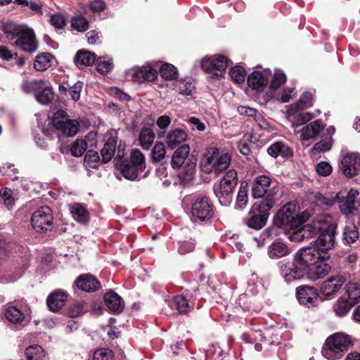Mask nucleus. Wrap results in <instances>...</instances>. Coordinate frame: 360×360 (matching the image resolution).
<instances>
[{
    "instance_id": "1",
    "label": "nucleus",
    "mask_w": 360,
    "mask_h": 360,
    "mask_svg": "<svg viewBox=\"0 0 360 360\" xmlns=\"http://www.w3.org/2000/svg\"><path fill=\"white\" fill-rule=\"evenodd\" d=\"M336 227L335 224H329L327 217L321 215L314 219L311 223L306 224L300 230L291 234L288 238L290 240L299 242L304 238L307 233L308 235L306 237H309L323 231L312 245L317 248V250L328 260L330 257L329 251L335 247L336 243Z\"/></svg>"
},
{
    "instance_id": "2",
    "label": "nucleus",
    "mask_w": 360,
    "mask_h": 360,
    "mask_svg": "<svg viewBox=\"0 0 360 360\" xmlns=\"http://www.w3.org/2000/svg\"><path fill=\"white\" fill-rule=\"evenodd\" d=\"M6 37L13 45L22 51L34 53L38 49V42L34 31L25 25L10 21L3 24L1 28Z\"/></svg>"
},
{
    "instance_id": "3",
    "label": "nucleus",
    "mask_w": 360,
    "mask_h": 360,
    "mask_svg": "<svg viewBox=\"0 0 360 360\" xmlns=\"http://www.w3.org/2000/svg\"><path fill=\"white\" fill-rule=\"evenodd\" d=\"M309 217L310 214L308 211H304L298 214L297 205L294 203H287L276 213L274 217V224L278 227L288 226L290 229L295 230L292 233L293 234L302 229L299 228Z\"/></svg>"
},
{
    "instance_id": "4",
    "label": "nucleus",
    "mask_w": 360,
    "mask_h": 360,
    "mask_svg": "<svg viewBox=\"0 0 360 360\" xmlns=\"http://www.w3.org/2000/svg\"><path fill=\"white\" fill-rule=\"evenodd\" d=\"M231 161V157L228 153L220 155L217 148L212 147L207 149L200 160V167L205 174H218L228 168Z\"/></svg>"
},
{
    "instance_id": "5",
    "label": "nucleus",
    "mask_w": 360,
    "mask_h": 360,
    "mask_svg": "<svg viewBox=\"0 0 360 360\" xmlns=\"http://www.w3.org/2000/svg\"><path fill=\"white\" fill-rule=\"evenodd\" d=\"M352 345V340L349 335L337 333L326 339L322 354L328 359H340Z\"/></svg>"
},
{
    "instance_id": "6",
    "label": "nucleus",
    "mask_w": 360,
    "mask_h": 360,
    "mask_svg": "<svg viewBox=\"0 0 360 360\" xmlns=\"http://www.w3.org/2000/svg\"><path fill=\"white\" fill-rule=\"evenodd\" d=\"M237 184L238 173L235 169L229 170L219 182L214 184L213 191L221 205L231 204Z\"/></svg>"
},
{
    "instance_id": "7",
    "label": "nucleus",
    "mask_w": 360,
    "mask_h": 360,
    "mask_svg": "<svg viewBox=\"0 0 360 360\" xmlns=\"http://www.w3.org/2000/svg\"><path fill=\"white\" fill-rule=\"evenodd\" d=\"M274 205L273 196L268 194L266 199L259 204H255L251 209L253 214L247 221V225L254 229H261L264 227L269 218V211Z\"/></svg>"
},
{
    "instance_id": "8",
    "label": "nucleus",
    "mask_w": 360,
    "mask_h": 360,
    "mask_svg": "<svg viewBox=\"0 0 360 360\" xmlns=\"http://www.w3.org/2000/svg\"><path fill=\"white\" fill-rule=\"evenodd\" d=\"M230 63V60L226 56L217 54L204 57L201 60V68L210 73L212 79H219L224 77Z\"/></svg>"
},
{
    "instance_id": "9",
    "label": "nucleus",
    "mask_w": 360,
    "mask_h": 360,
    "mask_svg": "<svg viewBox=\"0 0 360 360\" xmlns=\"http://www.w3.org/2000/svg\"><path fill=\"white\" fill-rule=\"evenodd\" d=\"M214 215V206L206 196L197 197L192 203L191 219L194 222L210 221Z\"/></svg>"
},
{
    "instance_id": "10",
    "label": "nucleus",
    "mask_w": 360,
    "mask_h": 360,
    "mask_svg": "<svg viewBox=\"0 0 360 360\" xmlns=\"http://www.w3.org/2000/svg\"><path fill=\"white\" fill-rule=\"evenodd\" d=\"M23 89L26 92H36L37 101L43 104H49L53 98L52 88L44 79H35L25 82L23 84Z\"/></svg>"
},
{
    "instance_id": "11",
    "label": "nucleus",
    "mask_w": 360,
    "mask_h": 360,
    "mask_svg": "<svg viewBox=\"0 0 360 360\" xmlns=\"http://www.w3.org/2000/svg\"><path fill=\"white\" fill-rule=\"evenodd\" d=\"M53 126L67 136H75L79 128V123L76 120H72L64 110H58L53 115Z\"/></svg>"
},
{
    "instance_id": "12",
    "label": "nucleus",
    "mask_w": 360,
    "mask_h": 360,
    "mask_svg": "<svg viewBox=\"0 0 360 360\" xmlns=\"http://www.w3.org/2000/svg\"><path fill=\"white\" fill-rule=\"evenodd\" d=\"M294 257L295 261L300 264L306 272L310 269V266L319 262L326 261V257L312 245L300 249Z\"/></svg>"
},
{
    "instance_id": "13",
    "label": "nucleus",
    "mask_w": 360,
    "mask_h": 360,
    "mask_svg": "<svg viewBox=\"0 0 360 360\" xmlns=\"http://www.w3.org/2000/svg\"><path fill=\"white\" fill-rule=\"evenodd\" d=\"M31 222L33 228L38 232L51 230L53 215L50 207L47 206L39 207L33 213Z\"/></svg>"
},
{
    "instance_id": "14",
    "label": "nucleus",
    "mask_w": 360,
    "mask_h": 360,
    "mask_svg": "<svg viewBox=\"0 0 360 360\" xmlns=\"http://www.w3.org/2000/svg\"><path fill=\"white\" fill-rule=\"evenodd\" d=\"M280 271L282 278L287 283L299 280L303 278L307 273L300 264L295 261V257L292 262H281Z\"/></svg>"
},
{
    "instance_id": "15",
    "label": "nucleus",
    "mask_w": 360,
    "mask_h": 360,
    "mask_svg": "<svg viewBox=\"0 0 360 360\" xmlns=\"http://www.w3.org/2000/svg\"><path fill=\"white\" fill-rule=\"evenodd\" d=\"M271 77V72L269 69L255 70L248 77V84L252 89L262 92L266 88Z\"/></svg>"
},
{
    "instance_id": "16",
    "label": "nucleus",
    "mask_w": 360,
    "mask_h": 360,
    "mask_svg": "<svg viewBox=\"0 0 360 360\" xmlns=\"http://www.w3.org/2000/svg\"><path fill=\"white\" fill-rule=\"evenodd\" d=\"M341 169L346 176L356 175L360 170V154L350 153L345 155L341 160Z\"/></svg>"
},
{
    "instance_id": "17",
    "label": "nucleus",
    "mask_w": 360,
    "mask_h": 360,
    "mask_svg": "<svg viewBox=\"0 0 360 360\" xmlns=\"http://www.w3.org/2000/svg\"><path fill=\"white\" fill-rule=\"evenodd\" d=\"M323 128L324 125L320 120L314 121L303 127L299 131L302 143L308 146L310 141L316 139Z\"/></svg>"
},
{
    "instance_id": "18",
    "label": "nucleus",
    "mask_w": 360,
    "mask_h": 360,
    "mask_svg": "<svg viewBox=\"0 0 360 360\" xmlns=\"http://www.w3.org/2000/svg\"><path fill=\"white\" fill-rule=\"evenodd\" d=\"M128 75L134 82L153 81L158 76V71L150 65L138 67L129 70Z\"/></svg>"
},
{
    "instance_id": "19",
    "label": "nucleus",
    "mask_w": 360,
    "mask_h": 360,
    "mask_svg": "<svg viewBox=\"0 0 360 360\" xmlns=\"http://www.w3.org/2000/svg\"><path fill=\"white\" fill-rule=\"evenodd\" d=\"M345 281V278L342 275L330 277L323 282L321 292L325 296L333 295L340 290Z\"/></svg>"
},
{
    "instance_id": "20",
    "label": "nucleus",
    "mask_w": 360,
    "mask_h": 360,
    "mask_svg": "<svg viewBox=\"0 0 360 360\" xmlns=\"http://www.w3.org/2000/svg\"><path fill=\"white\" fill-rule=\"evenodd\" d=\"M296 295L299 302L308 307L314 306L318 298L317 290L314 287H298L296 290Z\"/></svg>"
},
{
    "instance_id": "21",
    "label": "nucleus",
    "mask_w": 360,
    "mask_h": 360,
    "mask_svg": "<svg viewBox=\"0 0 360 360\" xmlns=\"http://www.w3.org/2000/svg\"><path fill=\"white\" fill-rule=\"evenodd\" d=\"M359 191L352 188L347 194V196L342 192L337 193L336 198L340 202V208L345 214H352L354 209V202L356 196L359 195Z\"/></svg>"
},
{
    "instance_id": "22",
    "label": "nucleus",
    "mask_w": 360,
    "mask_h": 360,
    "mask_svg": "<svg viewBox=\"0 0 360 360\" xmlns=\"http://www.w3.org/2000/svg\"><path fill=\"white\" fill-rule=\"evenodd\" d=\"M271 179L266 175L257 176L252 185V194L255 198H262L268 191Z\"/></svg>"
},
{
    "instance_id": "23",
    "label": "nucleus",
    "mask_w": 360,
    "mask_h": 360,
    "mask_svg": "<svg viewBox=\"0 0 360 360\" xmlns=\"http://www.w3.org/2000/svg\"><path fill=\"white\" fill-rule=\"evenodd\" d=\"M288 119L292 122L294 129L306 124L314 117V115L311 112L300 111L297 106H292L288 110Z\"/></svg>"
},
{
    "instance_id": "24",
    "label": "nucleus",
    "mask_w": 360,
    "mask_h": 360,
    "mask_svg": "<svg viewBox=\"0 0 360 360\" xmlns=\"http://www.w3.org/2000/svg\"><path fill=\"white\" fill-rule=\"evenodd\" d=\"M77 287L86 292H94L100 288V282L91 274L80 275L75 281Z\"/></svg>"
},
{
    "instance_id": "25",
    "label": "nucleus",
    "mask_w": 360,
    "mask_h": 360,
    "mask_svg": "<svg viewBox=\"0 0 360 360\" xmlns=\"http://www.w3.org/2000/svg\"><path fill=\"white\" fill-rule=\"evenodd\" d=\"M104 302L107 307L112 312L120 313L124 308L122 297L112 290H109L105 293Z\"/></svg>"
},
{
    "instance_id": "26",
    "label": "nucleus",
    "mask_w": 360,
    "mask_h": 360,
    "mask_svg": "<svg viewBox=\"0 0 360 360\" xmlns=\"http://www.w3.org/2000/svg\"><path fill=\"white\" fill-rule=\"evenodd\" d=\"M324 262H319L314 264L312 268L307 271V278L313 281H317L326 276L330 271V266Z\"/></svg>"
},
{
    "instance_id": "27",
    "label": "nucleus",
    "mask_w": 360,
    "mask_h": 360,
    "mask_svg": "<svg viewBox=\"0 0 360 360\" xmlns=\"http://www.w3.org/2000/svg\"><path fill=\"white\" fill-rule=\"evenodd\" d=\"M290 253V249L283 242L276 240L268 248V256L273 259H280L288 256Z\"/></svg>"
},
{
    "instance_id": "28",
    "label": "nucleus",
    "mask_w": 360,
    "mask_h": 360,
    "mask_svg": "<svg viewBox=\"0 0 360 360\" xmlns=\"http://www.w3.org/2000/svg\"><path fill=\"white\" fill-rule=\"evenodd\" d=\"M174 90L183 96L192 98L195 93V85L191 79H179L173 83Z\"/></svg>"
},
{
    "instance_id": "29",
    "label": "nucleus",
    "mask_w": 360,
    "mask_h": 360,
    "mask_svg": "<svg viewBox=\"0 0 360 360\" xmlns=\"http://www.w3.org/2000/svg\"><path fill=\"white\" fill-rule=\"evenodd\" d=\"M286 82V75L281 70H276L273 75L270 85L266 91L268 98H274L276 96V90Z\"/></svg>"
},
{
    "instance_id": "30",
    "label": "nucleus",
    "mask_w": 360,
    "mask_h": 360,
    "mask_svg": "<svg viewBox=\"0 0 360 360\" xmlns=\"http://www.w3.org/2000/svg\"><path fill=\"white\" fill-rule=\"evenodd\" d=\"M187 139L186 133L179 129L171 130L166 136V143L169 148H174L184 143Z\"/></svg>"
},
{
    "instance_id": "31",
    "label": "nucleus",
    "mask_w": 360,
    "mask_h": 360,
    "mask_svg": "<svg viewBox=\"0 0 360 360\" xmlns=\"http://www.w3.org/2000/svg\"><path fill=\"white\" fill-rule=\"evenodd\" d=\"M67 300V295L61 291H55L47 298V305L51 311H58L61 309Z\"/></svg>"
},
{
    "instance_id": "32",
    "label": "nucleus",
    "mask_w": 360,
    "mask_h": 360,
    "mask_svg": "<svg viewBox=\"0 0 360 360\" xmlns=\"http://www.w3.org/2000/svg\"><path fill=\"white\" fill-rule=\"evenodd\" d=\"M96 60V55L85 49L78 51L75 56L74 61L79 68L93 64Z\"/></svg>"
},
{
    "instance_id": "33",
    "label": "nucleus",
    "mask_w": 360,
    "mask_h": 360,
    "mask_svg": "<svg viewBox=\"0 0 360 360\" xmlns=\"http://www.w3.org/2000/svg\"><path fill=\"white\" fill-rule=\"evenodd\" d=\"M267 151L268 153L274 158H277L279 155L285 158H289L292 155V150L291 148L281 141H277L271 144L268 148Z\"/></svg>"
},
{
    "instance_id": "34",
    "label": "nucleus",
    "mask_w": 360,
    "mask_h": 360,
    "mask_svg": "<svg viewBox=\"0 0 360 360\" xmlns=\"http://www.w3.org/2000/svg\"><path fill=\"white\" fill-rule=\"evenodd\" d=\"M155 134L150 127H143L140 131L138 141L139 146L144 150H148L152 146Z\"/></svg>"
},
{
    "instance_id": "35",
    "label": "nucleus",
    "mask_w": 360,
    "mask_h": 360,
    "mask_svg": "<svg viewBox=\"0 0 360 360\" xmlns=\"http://www.w3.org/2000/svg\"><path fill=\"white\" fill-rule=\"evenodd\" d=\"M190 153V147L188 144H182L174 152L172 158V165L174 168L180 167L184 162Z\"/></svg>"
},
{
    "instance_id": "36",
    "label": "nucleus",
    "mask_w": 360,
    "mask_h": 360,
    "mask_svg": "<svg viewBox=\"0 0 360 360\" xmlns=\"http://www.w3.org/2000/svg\"><path fill=\"white\" fill-rule=\"evenodd\" d=\"M345 290L348 300L356 304L360 298V283L351 280L346 284Z\"/></svg>"
},
{
    "instance_id": "37",
    "label": "nucleus",
    "mask_w": 360,
    "mask_h": 360,
    "mask_svg": "<svg viewBox=\"0 0 360 360\" xmlns=\"http://www.w3.org/2000/svg\"><path fill=\"white\" fill-rule=\"evenodd\" d=\"M70 212L73 218L80 223H86L89 219L88 211L79 203H74L70 206Z\"/></svg>"
},
{
    "instance_id": "38",
    "label": "nucleus",
    "mask_w": 360,
    "mask_h": 360,
    "mask_svg": "<svg viewBox=\"0 0 360 360\" xmlns=\"http://www.w3.org/2000/svg\"><path fill=\"white\" fill-rule=\"evenodd\" d=\"M116 148V140L113 137L109 138L103 148L101 151L103 162L107 163L110 162L112 158L114 156Z\"/></svg>"
},
{
    "instance_id": "39",
    "label": "nucleus",
    "mask_w": 360,
    "mask_h": 360,
    "mask_svg": "<svg viewBox=\"0 0 360 360\" xmlns=\"http://www.w3.org/2000/svg\"><path fill=\"white\" fill-rule=\"evenodd\" d=\"M53 56L49 53L37 55L34 62V68L37 71H44L51 65Z\"/></svg>"
},
{
    "instance_id": "40",
    "label": "nucleus",
    "mask_w": 360,
    "mask_h": 360,
    "mask_svg": "<svg viewBox=\"0 0 360 360\" xmlns=\"http://www.w3.org/2000/svg\"><path fill=\"white\" fill-rule=\"evenodd\" d=\"M6 319L12 323H20L25 319L24 314L18 308L13 306L8 307L4 311Z\"/></svg>"
},
{
    "instance_id": "41",
    "label": "nucleus",
    "mask_w": 360,
    "mask_h": 360,
    "mask_svg": "<svg viewBox=\"0 0 360 360\" xmlns=\"http://www.w3.org/2000/svg\"><path fill=\"white\" fill-rule=\"evenodd\" d=\"M355 304L348 299L340 297L333 306L335 313L339 316L346 315Z\"/></svg>"
},
{
    "instance_id": "42",
    "label": "nucleus",
    "mask_w": 360,
    "mask_h": 360,
    "mask_svg": "<svg viewBox=\"0 0 360 360\" xmlns=\"http://www.w3.org/2000/svg\"><path fill=\"white\" fill-rule=\"evenodd\" d=\"M359 236L358 229L354 224L349 223L345 226L343 231V241L345 243L352 244L359 238Z\"/></svg>"
},
{
    "instance_id": "43",
    "label": "nucleus",
    "mask_w": 360,
    "mask_h": 360,
    "mask_svg": "<svg viewBox=\"0 0 360 360\" xmlns=\"http://www.w3.org/2000/svg\"><path fill=\"white\" fill-rule=\"evenodd\" d=\"M25 354L27 360H42L45 356L44 349L39 345L28 347L25 349Z\"/></svg>"
},
{
    "instance_id": "44",
    "label": "nucleus",
    "mask_w": 360,
    "mask_h": 360,
    "mask_svg": "<svg viewBox=\"0 0 360 360\" xmlns=\"http://www.w3.org/2000/svg\"><path fill=\"white\" fill-rule=\"evenodd\" d=\"M100 158L98 153L93 150H89L84 157V165L87 169H96L99 165Z\"/></svg>"
},
{
    "instance_id": "45",
    "label": "nucleus",
    "mask_w": 360,
    "mask_h": 360,
    "mask_svg": "<svg viewBox=\"0 0 360 360\" xmlns=\"http://www.w3.org/2000/svg\"><path fill=\"white\" fill-rule=\"evenodd\" d=\"M131 162L136 165L141 170L146 168V158L143 153L138 148H133L130 153Z\"/></svg>"
},
{
    "instance_id": "46",
    "label": "nucleus",
    "mask_w": 360,
    "mask_h": 360,
    "mask_svg": "<svg viewBox=\"0 0 360 360\" xmlns=\"http://www.w3.org/2000/svg\"><path fill=\"white\" fill-rule=\"evenodd\" d=\"M142 172H143V170L139 169L136 165L131 162L123 164L122 167V173L123 176L126 179L130 180L136 179L138 174Z\"/></svg>"
},
{
    "instance_id": "47",
    "label": "nucleus",
    "mask_w": 360,
    "mask_h": 360,
    "mask_svg": "<svg viewBox=\"0 0 360 360\" xmlns=\"http://www.w3.org/2000/svg\"><path fill=\"white\" fill-rule=\"evenodd\" d=\"M166 155V149L163 143L157 142L151 151V159L154 162H159L162 161Z\"/></svg>"
},
{
    "instance_id": "48",
    "label": "nucleus",
    "mask_w": 360,
    "mask_h": 360,
    "mask_svg": "<svg viewBox=\"0 0 360 360\" xmlns=\"http://www.w3.org/2000/svg\"><path fill=\"white\" fill-rule=\"evenodd\" d=\"M172 306L175 307L180 314H186L191 308L188 304V300L181 295H177L174 298Z\"/></svg>"
},
{
    "instance_id": "49",
    "label": "nucleus",
    "mask_w": 360,
    "mask_h": 360,
    "mask_svg": "<svg viewBox=\"0 0 360 360\" xmlns=\"http://www.w3.org/2000/svg\"><path fill=\"white\" fill-rule=\"evenodd\" d=\"M160 75L166 80H172L176 78L177 70L174 65L165 63L160 67Z\"/></svg>"
},
{
    "instance_id": "50",
    "label": "nucleus",
    "mask_w": 360,
    "mask_h": 360,
    "mask_svg": "<svg viewBox=\"0 0 360 360\" xmlns=\"http://www.w3.org/2000/svg\"><path fill=\"white\" fill-rule=\"evenodd\" d=\"M248 187L247 184L243 185L241 184L239 188V191L238 193L237 198H236V207L239 209H243L248 201Z\"/></svg>"
},
{
    "instance_id": "51",
    "label": "nucleus",
    "mask_w": 360,
    "mask_h": 360,
    "mask_svg": "<svg viewBox=\"0 0 360 360\" xmlns=\"http://www.w3.org/2000/svg\"><path fill=\"white\" fill-rule=\"evenodd\" d=\"M86 140L77 139L72 145L71 152L74 156L80 157L86 151L87 148Z\"/></svg>"
},
{
    "instance_id": "52",
    "label": "nucleus",
    "mask_w": 360,
    "mask_h": 360,
    "mask_svg": "<svg viewBox=\"0 0 360 360\" xmlns=\"http://www.w3.org/2000/svg\"><path fill=\"white\" fill-rule=\"evenodd\" d=\"M89 22L81 16H75L71 20V27L79 32H84L88 29Z\"/></svg>"
},
{
    "instance_id": "53",
    "label": "nucleus",
    "mask_w": 360,
    "mask_h": 360,
    "mask_svg": "<svg viewBox=\"0 0 360 360\" xmlns=\"http://www.w3.org/2000/svg\"><path fill=\"white\" fill-rule=\"evenodd\" d=\"M230 77L236 83L240 84L245 81V70L241 66H235L229 71Z\"/></svg>"
},
{
    "instance_id": "54",
    "label": "nucleus",
    "mask_w": 360,
    "mask_h": 360,
    "mask_svg": "<svg viewBox=\"0 0 360 360\" xmlns=\"http://www.w3.org/2000/svg\"><path fill=\"white\" fill-rule=\"evenodd\" d=\"M112 68V63L108 57H100L96 62L98 72L104 74L108 72Z\"/></svg>"
},
{
    "instance_id": "55",
    "label": "nucleus",
    "mask_w": 360,
    "mask_h": 360,
    "mask_svg": "<svg viewBox=\"0 0 360 360\" xmlns=\"http://www.w3.org/2000/svg\"><path fill=\"white\" fill-rule=\"evenodd\" d=\"M332 146L333 139L331 137H328L316 143L313 148V150L318 153L327 152L331 149Z\"/></svg>"
},
{
    "instance_id": "56",
    "label": "nucleus",
    "mask_w": 360,
    "mask_h": 360,
    "mask_svg": "<svg viewBox=\"0 0 360 360\" xmlns=\"http://www.w3.org/2000/svg\"><path fill=\"white\" fill-rule=\"evenodd\" d=\"M316 171L320 176H327L331 174L333 168L329 162L321 161L316 165Z\"/></svg>"
},
{
    "instance_id": "57",
    "label": "nucleus",
    "mask_w": 360,
    "mask_h": 360,
    "mask_svg": "<svg viewBox=\"0 0 360 360\" xmlns=\"http://www.w3.org/2000/svg\"><path fill=\"white\" fill-rule=\"evenodd\" d=\"M86 311L84 302H76L69 309V314L71 317H77Z\"/></svg>"
},
{
    "instance_id": "58",
    "label": "nucleus",
    "mask_w": 360,
    "mask_h": 360,
    "mask_svg": "<svg viewBox=\"0 0 360 360\" xmlns=\"http://www.w3.org/2000/svg\"><path fill=\"white\" fill-rule=\"evenodd\" d=\"M94 360H113L112 352L108 349H98L94 352Z\"/></svg>"
},
{
    "instance_id": "59",
    "label": "nucleus",
    "mask_w": 360,
    "mask_h": 360,
    "mask_svg": "<svg viewBox=\"0 0 360 360\" xmlns=\"http://www.w3.org/2000/svg\"><path fill=\"white\" fill-rule=\"evenodd\" d=\"M83 83L82 82H77L69 89L68 91V94L73 101H77L80 98Z\"/></svg>"
},
{
    "instance_id": "60",
    "label": "nucleus",
    "mask_w": 360,
    "mask_h": 360,
    "mask_svg": "<svg viewBox=\"0 0 360 360\" xmlns=\"http://www.w3.org/2000/svg\"><path fill=\"white\" fill-rule=\"evenodd\" d=\"M51 24L57 29L63 28L66 24L64 16L60 13H54L50 18Z\"/></svg>"
},
{
    "instance_id": "61",
    "label": "nucleus",
    "mask_w": 360,
    "mask_h": 360,
    "mask_svg": "<svg viewBox=\"0 0 360 360\" xmlns=\"http://www.w3.org/2000/svg\"><path fill=\"white\" fill-rule=\"evenodd\" d=\"M312 94L309 92H304L300 99L299 105L302 108H306L311 105Z\"/></svg>"
},
{
    "instance_id": "62",
    "label": "nucleus",
    "mask_w": 360,
    "mask_h": 360,
    "mask_svg": "<svg viewBox=\"0 0 360 360\" xmlns=\"http://www.w3.org/2000/svg\"><path fill=\"white\" fill-rule=\"evenodd\" d=\"M316 202L319 205H323L326 207H329L333 205L334 200L330 198H326L322 195L321 193H317L315 196Z\"/></svg>"
},
{
    "instance_id": "63",
    "label": "nucleus",
    "mask_w": 360,
    "mask_h": 360,
    "mask_svg": "<svg viewBox=\"0 0 360 360\" xmlns=\"http://www.w3.org/2000/svg\"><path fill=\"white\" fill-rule=\"evenodd\" d=\"M195 248V244L192 241H185L180 244L179 252L181 255L191 252Z\"/></svg>"
},
{
    "instance_id": "64",
    "label": "nucleus",
    "mask_w": 360,
    "mask_h": 360,
    "mask_svg": "<svg viewBox=\"0 0 360 360\" xmlns=\"http://www.w3.org/2000/svg\"><path fill=\"white\" fill-rule=\"evenodd\" d=\"M90 9L95 13H100L105 8V2L102 0H94L89 4Z\"/></svg>"
}]
</instances>
